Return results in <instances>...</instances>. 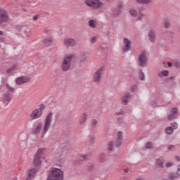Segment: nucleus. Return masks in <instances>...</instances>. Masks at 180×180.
<instances>
[{
  "label": "nucleus",
  "mask_w": 180,
  "mask_h": 180,
  "mask_svg": "<svg viewBox=\"0 0 180 180\" xmlns=\"http://www.w3.org/2000/svg\"><path fill=\"white\" fill-rule=\"evenodd\" d=\"M46 109V105L43 103L39 104L38 108L34 109L30 114V118L31 120H37L43 116L44 110Z\"/></svg>",
  "instance_id": "1"
},
{
  "label": "nucleus",
  "mask_w": 180,
  "mask_h": 180,
  "mask_svg": "<svg viewBox=\"0 0 180 180\" xmlns=\"http://www.w3.org/2000/svg\"><path fill=\"white\" fill-rule=\"evenodd\" d=\"M64 173L61 169L52 167L48 176L47 180H63Z\"/></svg>",
  "instance_id": "2"
},
{
  "label": "nucleus",
  "mask_w": 180,
  "mask_h": 180,
  "mask_svg": "<svg viewBox=\"0 0 180 180\" xmlns=\"http://www.w3.org/2000/svg\"><path fill=\"white\" fill-rule=\"evenodd\" d=\"M84 4L91 9H93V11H98V9H101V8L105 6V4L101 0H85Z\"/></svg>",
  "instance_id": "3"
},
{
  "label": "nucleus",
  "mask_w": 180,
  "mask_h": 180,
  "mask_svg": "<svg viewBox=\"0 0 180 180\" xmlns=\"http://www.w3.org/2000/svg\"><path fill=\"white\" fill-rule=\"evenodd\" d=\"M72 60H75V55L70 54L64 58L61 65L63 71L65 72L71 69V63H72Z\"/></svg>",
  "instance_id": "4"
},
{
  "label": "nucleus",
  "mask_w": 180,
  "mask_h": 180,
  "mask_svg": "<svg viewBox=\"0 0 180 180\" xmlns=\"http://www.w3.org/2000/svg\"><path fill=\"white\" fill-rule=\"evenodd\" d=\"M6 22H9L8 12H6L5 8L0 7V25H2V23H6Z\"/></svg>",
  "instance_id": "5"
},
{
  "label": "nucleus",
  "mask_w": 180,
  "mask_h": 180,
  "mask_svg": "<svg viewBox=\"0 0 180 180\" xmlns=\"http://www.w3.org/2000/svg\"><path fill=\"white\" fill-rule=\"evenodd\" d=\"M103 72H105V69H103V67L100 68L94 73L93 81H94V82H101V81H102V77H103Z\"/></svg>",
  "instance_id": "6"
},
{
  "label": "nucleus",
  "mask_w": 180,
  "mask_h": 180,
  "mask_svg": "<svg viewBox=\"0 0 180 180\" xmlns=\"http://www.w3.org/2000/svg\"><path fill=\"white\" fill-rule=\"evenodd\" d=\"M148 60V58L147 57V53L146 51H143L138 59L140 67H146V65H147Z\"/></svg>",
  "instance_id": "7"
},
{
  "label": "nucleus",
  "mask_w": 180,
  "mask_h": 180,
  "mask_svg": "<svg viewBox=\"0 0 180 180\" xmlns=\"http://www.w3.org/2000/svg\"><path fill=\"white\" fill-rule=\"evenodd\" d=\"M15 82L17 85H23V84L30 82V77L27 76H20L15 79Z\"/></svg>",
  "instance_id": "8"
},
{
  "label": "nucleus",
  "mask_w": 180,
  "mask_h": 180,
  "mask_svg": "<svg viewBox=\"0 0 180 180\" xmlns=\"http://www.w3.org/2000/svg\"><path fill=\"white\" fill-rule=\"evenodd\" d=\"M122 144H123V132L119 131L117 133V139L114 143V146L115 147H117V148H119V147H120Z\"/></svg>",
  "instance_id": "9"
},
{
  "label": "nucleus",
  "mask_w": 180,
  "mask_h": 180,
  "mask_svg": "<svg viewBox=\"0 0 180 180\" xmlns=\"http://www.w3.org/2000/svg\"><path fill=\"white\" fill-rule=\"evenodd\" d=\"M41 129H43V122H38L34 129H32L31 133L34 136H39L41 131Z\"/></svg>",
  "instance_id": "10"
},
{
  "label": "nucleus",
  "mask_w": 180,
  "mask_h": 180,
  "mask_svg": "<svg viewBox=\"0 0 180 180\" xmlns=\"http://www.w3.org/2000/svg\"><path fill=\"white\" fill-rule=\"evenodd\" d=\"M46 47H50L51 46H53V43H54V38L53 37V35L50 34L51 32L49 30H46Z\"/></svg>",
  "instance_id": "11"
},
{
  "label": "nucleus",
  "mask_w": 180,
  "mask_h": 180,
  "mask_svg": "<svg viewBox=\"0 0 180 180\" xmlns=\"http://www.w3.org/2000/svg\"><path fill=\"white\" fill-rule=\"evenodd\" d=\"M123 43H124V46H123L124 53H127V51H130V50H131V41H130L127 38H124Z\"/></svg>",
  "instance_id": "12"
},
{
  "label": "nucleus",
  "mask_w": 180,
  "mask_h": 180,
  "mask_svg": "<svg viewBox=\"0 0 180 180\" xmlns=\"http://www.w3.org/2000/svg\"><path fill=\"white\" fill-rule=\"evenodd\" d=\"M63 43L66 47H75L77 46V40L74 38H65Z\"/></svg>",
  "instance_id": "13"
},
{
  "label": "nucleus",
  "mask_w": 180,
  "mask_h": 180,
  "mask_svg": "<svg viewBox=\"0 0 180 180\" xmlns=\"http://www.w3.org/2000/svg\"><path fill=\"white\" fill-rule=\"evenodd\" d=\"M53 120V112H49L46 117V131L50 129Z\"/></svg>",
  "instance_id": "14"
},
{
  "label": "nucleus",
  "mask_w": 180,
  "mask_h": 180,
  "mask_svg": "<svg viewBox=\"0 0 180 180\" xmlns=\"http://www.w3.org/2000/svg\"><path fill=\"white\" fill-rule=\"evenodd\" d=\"M41 160H44L43 158H40V156H37V155H35L34 157L33 163L34 165L38 168H40V166L41 165Z\"/></svg>",
  "instance_id": "15"
},
{
  "label": "nucleus",
  "mask_w": 180,
  "mask_h": 180,
  "mask_svg": "<svg viewBox=\"0 0 180 180\" xmlns=\"http://www.w3.org/2000/svg\"><path fill=\"white\" fill-rule=\"evenodd\" d=\"M35 155L44 159L46 158V148H39Z\"/></svg>",
  "instance_id": "16"
},
{
  "label": "nucleus",
  "mask_w": 180,
  "mask_h": 180,
  "mask_svg": "<svg viewBox=\"0 0 180 180\" xmlns=\"http://www.w3.org/2000/svg\"><path fill=\"white\" fill-rule=\"evenodd\" d=\"M156 37L157 36L155 35V31L153 30H149L148 38L151 43H154L155 41Z\"/></svg>",
  "instance_id": "17"
},
{
  "label": "nucleus",
  "mask_w": 180,
  "mask_h": 180,
  "mask_svg": "<svg viewBox=\"0 0 180 180\" xmlns=\"http://www.w3.org/2000/svg\"><path fill=\"white\" fill-rule=\"evenodd\" d=\"M39 172V169L38 168H32L28 170V176L30 178H34L36 176V173Z\"/></svg>",
  "instance_id": "18"
},
{
  "label": "nucleus",
  "mask_w": 180,
  "mask_h": 180,
  "mask_svg": "<svg viewBox=\"0 0 180 180\" xmlns=\"http://www.w3.org/2000/svg\"><path fill=\"white\" fill-rule=\"evenodd\" d=\"M122 13V5H119L117 8L113 10V15L119 16Z\"/></svg>",
  "instance_id": "19"
},
{
  "label": "nucleus",
  "mask_w": 180,
  "mask_h": 180,
  "mask_svg": "<svg viewBox=\"0 0 180 180\" xmlns=\"http://www.w3.org/2000/svg\"><path fill=\"white\" fill-rule=\"evenodd\" d=\"M3 99L6 102H10L11 101H12V97H11V94H9V91H6L3 94Z\"/></svg>",
  "instance_id": "20"
},
{
  "label": "nucleus",
  "mask_w": 180,
  "mask_h": 180,
  "mask_svg": "<svg viewBox=\"0 0 180 180\" xmlns=\"http://www.w3.org/2000/svg\"><path fill=\"white\" fill-rule=\"evenodd\" d=\"M155 167L156 168H161V169L164 168V162H162L160 159H157L155 162Z\"/></svg>",
  "instance_id": "21"
},
{
  "label": "nucleus",
  "mask_w": 180,
  "mask_h": 180,
  "mask_svg": "<svg viewBox=\"0 0 180 180\" xmlns=\"http://www.w3.org/2000/svg\"><path fill=\"white\" fill-rule=\"evenodd\" d=\"M16 70H18V65H13L12 67L7 70L6 72L7 74H13Z\"/></svg>",
  "instance_id": "22"
},
{
  "label": "nucleus",
  "mask_w": 180,
  "mask_h": 180,
  "mask_svg": "<svg viewBox=\"0 0 180 180\" xmlns=\"http://www.w3.org/2000/svg\"><path fill=\"white\" fill-rule=\"evenodd\" d=\"M88 60V54L86 53H82L79 56V60L81 63H85Z\"/></svg>",
  "instance_id": "23"
},
{
  "label": "nucleus",
  "mask_w": 180,
  "mask_h": 180,
  "mask_svg": "<svg viewBox=\"0 0 180 180\" xmlns=\"http://www.w3.org/2000/svg\"><path fill=\"white\" fill-rule=\"evenodd\" d=\"M169 75V72L168 70H162L161 72L158 74V76L160 78H162V77H168Z\"/></svg>",
  "instance_id": "24"
},
{
  "label": "nucleus",
  "mask_w": 180,
  "mask_h": 180,
  "mask_svg": "<svg viewBox=\"0 0 180 180\" xmlns=\"http://www.w3.org/2000/svg\"><path fill=\"white\" fill-rule=\"evenodd\" d=\"M86 119H88V115L86 113H84L83 116H82L79 124H84L86 122Z\"/></svg>",
  "instance_id": "25"
},
{
  "label": "nucleus",
  "mask_w": 180,
  "mask_h": 180,
  "mask_svg": "<svg viewBox=\"0 0 180 180\" xmlns=\"http://www.w3.org/2000/svg\"><path fill=\"white\" fill-rule=\"evenodd\" d=\"M4 86L8 92H15V87H12L9 84L6 83Z\"/></svg>",
  "instance_id": "26"
},
{
  "label": "nucleus",
  "mask_w": 180,
  "mask_h": 180,
  "mask_svg": "<svg viewBox=\"0 0 180 180\" xmlns=\"http://www.w3.org/2000/svg\"><path fill=\"white\" fill-rule=\"evenodd\" d=\"M139 77L141 81H144V79L146 78V75H144V72H143V70L141 69L139 70Z\"/></svg>",
  "instance_id": "27"
},
{
  "label": "nucleus",
  "mask_w": 180,
  "mask_h": 180,
  "mask_svg": "<svg viewBox=\"0 0 180 180\" xmlns=\"http://www.w3.org/2000/svg\"><path fill=\"white\" fill-rule=\"evenodd\" d=\"M88 160H91L90 155H81V161H88Z\"/></svg>",
  "instance_id": "28"
},
{
  "label": "nucleus",
  "mask_w": 180,
  "mask_h": 180,
  "mask_svg": "<svg viewBox=\"0 0 180 180\" xmlns=\"http://www.w3.org/2000/svg\"><path fill=\"white\" fill-rule=\"evenodd\" d=\"M176 178H178V176H176V174L175 173H170V174H169L168 179H169V180H175V179H176Z\"/></svg>",
  "instance_id": "29"
},
{
  "label": "nucleus",
  "mask_w": 180,
  "mask_h": 180,
  "mask_svg": "<svg viewBox=\"0 0 180 180\" xmlns=\"http://www.w3.org/2000/svg\"><path fill=\"white\" fill-rule=\"evenodd\" d=\"M89 25L90 26V27H96V21H95V20H90L89 21Z\"/></svg>",
  "instance_id": "30"
},
{
  "label": "nucleus",
  "mask_w": 180,
  "mask_h": 180,
  "mask_svg": "<svg viewBox=\"0 0 180 180\" xmlns=\"http://www.w3.org/2000/svg\"><path fill=\"white\" fill-rule=\"evenodd\" d=\"M165 131L167 134H172L174 133V128L172 127H168L166 128Z\"/></svg>",
  "instance_id": "31"
},
{
  "label": "nucleus",
  "mask_w": 180,
  "mask_h": 180,
  "mask_svg": "<svg viewBox=\"0 0 180 180\" xmlns=\"http://www.w3.org/2000/svg\"><path fill=\"white\" fill-rule=\"evenodd\" d=\"M108 151H113V141H110L108 143Z\"/></svg>",
  "instance_id": "32"
},
{
  "label": "nucleus",
  "mask_w": 180,
  "mask_h": 180,
  "mask_svg": "<svg viewBox=\"0 0 180 180\" xmlns=\"http://www.w3.org/2000/svg\"><path fill=\"white\" fill-rule=\"evenodd\" d=\"M44 136H46V124L44 126L43 131L41 134V141H43V139H44Z\"/></svg>",
  "instance_id": "33"
},
{
  "label": "nucleus",
  "mask_w": 180,
  "mask_h": 180,
  "mask_svg": "<svg viewBox=\"0 0 180 180\" xmlns=\"http://www.w3.org/2000/svg\"><path fill=\"white\" fill-rule=\"evenodd\" d=\"M153 0H136L138 4H150Z\"/></svg>",
  "instance_id": "34"
},
{
  "label": "nucleus",
  "mask_w": 180,
  "mask_h": 180,
  "mask_svg": "<svg viewBox=\"0 0 180 180\" xmlns=\"http://www.w3.org/2000/svg\"><path fill=\"white\" fill-rule=\"evenodd\" d=\"M129 13H130L131 16H133L134 18L137 16V11L134 9L130 10Z\"/></svg>",
  "instance_id": "35"
},
{
  "label": "nucleus",
  "mask_w": 180,
  "mask_h": 180,
  "mask_svg": "<svg viewBox=\"0 0 180 180\" xmlns=\"http://www.w3.org/2000/svg\"><path fill=\"white\" fill-rule=\"evenodd\" d=\"M178 112V108H173L171 109V113H172L175 117H176V113Z\"/></svg>",
  "instance_id": "36"
},
{
  "label": "nucleus",
  "mask_w": 180,
  "mask_h": 180,
  "mask_svg": "<svg viewBox=\"0 0 180 180\" xmlns=\"http://www.w3.org/2000/svg\"><path fill=\"white\" fill-rule=\"evenodd\" d=\"M96 140V138H95V136H91L90 138L89 143L91 144V146H94V144H95V141Z\"/></svg>",
  "instance_id": "37"
},
{
  "label": "nucleus",
  "mask_w": 180,
  "mask_h": 180,
  "mask_svg": "<svg viewBox=\"0 0 180 180\" xmlns=\"http://www.w3.org/2000/svg\"><path fill=\"white\" fill-rule=\"evenodd\" d=\"M146 149L153 148V143H152V142H148V143H146Z\"/></svg>",
  "instance_id": "38"
},
{
  "label": "nucleus",
  "mask_w": 180,
  "mask_h": 180,
  "mask_svg": "<svg viewBox=\"0 0 180 180\" xmlns=\"http://www.w3.org/2000/svg\"><path fill=\"white\" fill-rule=\"evenodd\" d=\"M128 98L125 96L122 97V105H127V102H128Z\"/></svg>",
  "instance_id": "39"
},
{
  "label": "nucleus",
  "mask_w": 180,
  "mask_h": 180,
  "mask_svg": "<svg viewBox=\"0 0 180 180\" xmlns=\"http://www.w3.org/2000/svg\"><path fill=\"white\" fill-rule=\"evenodd\" d=\"M171 26V24L169 23V20H166L165 22V29H168Z\"/></svg>",
  "instance_id": "40"
},
{
  "label": "nucleus",
  "mask_w": 180,
  "mask_h": 180,
  "mask_svg": "<svg viewBox=\"0 0 180 180\" xmlns=\"http://www.w3.org/2000/svg\"><path fill=\"white\" fill-rule=\"evenodd\" d=\"M175 116L173 113L170 112V114L169 115L167 119L168 120H174V119H175Z\"/></svg>",
  "instance_id": "41"
},
{
  "label": "nucleus",
  "mask_w": 180,
  "mask_h": 180,
  "mask_svg": "<svg viewBox=\"0 0 180 180\" xmlns=\"http://www.w3.org/2000/svg\"><path fill=\"white\" fill-rule=\"evenodd\" d=\"M92 123L94 124L93 127L95 128L98 125V121L96 119L92 120Z\"/></svg>",
  "instance_id": "42"
},
{
  "label": "nucleus",
  "mask_w": 180,
  "mask_h": 180,
  "mask_svg": "<svg viewBox=\"0 0 180 180\" xmlns=\"http://www.w3.org/2000/svg\"><path fill=\"white\" fill-rule=\"evenodd\" d=\"M174 67H176V68H180V62L179 61L174 62Z\"/></svg>",
  "instance_id": "43"
},
{
  "label": "nucleus",
  "mask_w": 180,
  "mask_h": 180,
  "mask_svg": "<svg viewBox=\"0 0 180 180\" xmlns=\"http://www.w3.org/2000/svg\"><path fill=\"white\" fill-rule=\"evenodd\" d=\"M172 165H174V163L169 162L166 163L165 167H167V168H169V167H172Z\"/></svg>",
  "instance_id": "44"
},
{
  "label": "nucleus",
  "mask_w": 180,
  "mask_h": 180,
  "mask_svg": "<svg viewBox=\"0 0 180 180\" xmlns=\"http://www.w3.org/2000/svg\"><path fill=\"white\" fill-rule=\"evenodd\" d=\"M172 127H174V129H177L178 128V124H176V122H173L172 124Z\"/></svg>",
  "instance_id": "45"
},
{
  "label": "nucleus",
  "mask_w": 180,
  "mask_h": 180,
  "mask_svg": "<svg viewBox=\"0 0 180 180\" xmlns=\"http://www.w3.org/2000/svg\"><path fill=\"white\" fill-rule=\"evenodd\" d=\"M96 42V37H94L91 39V43H95Z\"/></svg>",
  "instance_id": "46"
},
{
  "label": "nucleus",
  "mask_w": 180,
  "mask_h": 180,
  "mask_svg": "<svg viewBox=\"0 0 180 180\" xmlns=\"http://www.w3.org/2000/svg\"><path fill=\"white\" fill-rule=\"evenodd\" d=\"M113 160L114 162H116L119 160V157L117 155H114Z\"/></svg>",
  "instance_id": "47"
},
{
  "label": "nucleus",
  "mask_w": 180,
  "mask_h": 180,
  "mask_svg": "<svg viewBox=\"0 0 180 180\" xmlns=\"http://www.w3.org/2000/svg\"><path fill=\"white\" fill-rule=\"evenodd\" d=\"M132 92H134V91H136V89H137V85H134L133 86H132Z\"/></svg>",
  "instance_id": "48"
},
{
  "label": "nucleus",
  "mask_w": 180,
  "mask_h": 180,
  "mask_svg": "<svg viewBox=\"0 0 180 180\" xmlns=\"http://www.w3.org/2000/svg\"><path fill=\"white\" fill-rule=\"evenodd\" d=\"M124 96L129 99V98H130V93H126L125 96Z\"/></svg>",
  "instance_id": "49"
},
{
  "label": "nucleus",
  "mask_w": 180,
  "mask_h": 180,
  "mask_svg": "<svg viewBox=\"0 0 180 180\" xmlns=\"http://www.w3.org/2000/svg\"><path fill=\"white\" fill-rule=\"evenodd\" d=\"M177 175L180 176V165H179V167H178Z\"/></svg>",
  "instance_id": "50"
},
{
  "label": "nucleus",
  "mask_w": 180,
  "mask_h": 180,
  "mask_svg": "<svg viewBox=\"0 0 180 180\" xmlns=\"http://www.w3.org/2000/svg\"><path fill=\"white\" fill-rule=\"evenodd\" d=\"M174 147H175V146H169L168 150H172V148H174Z\"/></svg>",
  "instance_id": "51"
},
{
  "label": "nucleus",
  "mask_w": 180,
  "mask_h": 180,
  "mask_svg": "<svg viewBox=\"0 0 180 180\" xmlns=\"http://www.w3.org/2000/svg\"><path fill=\"white\" fill-rule=\"evenodd\" d=\"M38 18H39V15H34L33 17V20H37Z\"/></svg>",
  "instance_id": "52"
},
{
  "label": "nucleus",
  "mask_w": 180,
  "mask_h": 180,
  "mask_svg": "<svg viewBox=\"0 0 180 180\" xmlns=\"http://www.w3.org/2000/svg\"><path fill=\"white\" fill-rule=\"evenodd\" d=\"M168 67H172V63L171 62L167 63Z\"/></svg>",
  "instance_id": "53"
},
{
  "label": "nucleus",
  "mask_w": 180,
  "mask_h": 180,
  "mask_svg": "<svg viewBox=\"0 0 180 180\" xmlns=\"http://www.w3.org/2000/svg\"><path fill=\"white\" fill-rule=\"evenodd\" d=\"M175 158L177 161H180V157L179 156H176Z\"/></svg>",
  "instance_id": "54"
},
{
  "label": "nucleus",
  "mask_w": 180,
  "mask_h": 180,
  "mask_svg": "<svg viewBox=\"0 0 180 180\" xmlns=\"http://www.w3.org/2000/svg\"><path fill=\"white\" fill-rule=\"evenodd\" d=\"M32 179H33L32 177H30L29 176H27V178L25 179V180H32Z\"/></svg>",
  "instance_id": "55"
},
{
  "label": "nucleus",
  "mask_w": 180,
  "mask_h": 180,
  "mask_svg": "<svg viewBox=\"0 0 180 180\" xmlns=\"http://www.w3.org/2000/svg\"><path fill=\"white\" fill-rule=\"evenodd\" d=\"M169 79H172V81H174V79H175V77L174 76H172L169 78Z\"/></svg>",
  "instance_id": "56"
},
{
  "label": "nucleus",
  "mask_w": 180,
  "mask_h": 180,
  "mask_svg": "<svg viewBox=\"0 0 180 180\" xmlns=\"http://www.w3.org/2000/svg\"><path fill=\"white\" fill-rule=\"evenodd\" d=\"M116 115H117L119 116L120 115H123V112H122V111H120V112H117Z\"/></svg>",
  "instance_id": "57"
},
{
  "label": "nucleus",
  "mask_w": 180,
  "mask_h": 180,
  "mask_svg": "<svg viewBox=\"0 0 180 180\" xmlns=\"http://www.w3.org/2000/svg\"><path fill=\"white\" fill-rule=\"evenodd\" d=\"M57 161H63V157H60V158H56Z\"/></svg>",
  "instance_id": "58"
},
{
  "label": "nucleus",
  "mask_w": 180,
  "mask_h": 180,
  "mask_svg": "<svg viewBox=\"0 0 180 180\" xmlns=\"http://www.w3.org/2000/svg\"><path fill=\"white\" fill-rule=\"evenodd\" d=\"M124 172H125L126 173H127V172H129V170H128L127 169H124Z\"/></svg>",
  "instance_id": "59"
},
{
  "label": "nucleus",
  "mask_w": 180,
  "mask_h": 180,
  "mask_svg": "<svg viewBox=\"0 0 180 180\" xmlns=\"http://www.w3.org/2000/svg\"><path fill=\"white\" fill-rule=\"evenodd\" d=\"M66 142L68 143V144H70L71 143L69 140H67Z\"/></svg>",
  "instance_id": "60"
},
{
  "label": "nucleus",
  "mask_w": 180,
  "mask_h": 180,
  "mask_svg": "<svg viewBox=\"0 0 180 180\" xmlns=\"http://www.w3.org/2000/svg\"><path fill=\"white\" fill-rule=\"evenodd\" d=\"M3 34L2 31H0V36H2Z\"/></svg>",
  "instance_id": "61"
},
{
  "label": "nucleus",
  "mask_w": 180,
  "mask_h": 180,
  "mask_svg": "<svg viewBox=\"0 0 180 180\" xmlns=\"http://www.w3.org/2000/svg\"><path fill=\"white\" fill-rule=\"evenodd\" d=\"M3 86H0V91H2Z\"/></svg>",
  "instance_id": "62"
},
{
  "label": "nucleus",
  "mask_w": 180,
  "mask_h": 180,
  "mask_svg": "<svg viewBox=\"0 0 180 180\" xmlns=\"http://www.w3.org/2000/svg\"><path fill=\"white\" fill-rule=\"evenodd\" d=\"M162 180H169V179H163Z\"/></svg>",
  "instance_id": "63"
},
{
  "label": "nucleus",
  "mask_w": 180,
  "mask_h": 180,
  "mask_svg": "<svg viewBox=\"0 0 180 180\" xmlns=\"http://www.w3.org/2000/svg\"><path fill=\"white\" fill-rule=\"evenodd\" d=\"M91 169H94V166H91Z\"/></svg>",
  "instance_id": "64"
}]
</instances>
